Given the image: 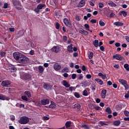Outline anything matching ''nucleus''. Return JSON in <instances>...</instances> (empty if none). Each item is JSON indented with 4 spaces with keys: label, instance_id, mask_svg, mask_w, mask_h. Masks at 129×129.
Masks as SVG:
<instances>
[{
    "label": "nucleus",
    "instance_id": "obj_1",
    "mask_svg": "<svg viewBox=\"0 0 129 129\" xmlns=\"http://www.w3.org/2000/svg\"><path fill=\"white\" fill-rule=\"evenodd\" d=\"M13 57L17 62L22 64H26V63H28L29 61V58L19 52H14Z\"/></svg>",
    "mask_w": 129,
    "mask_h": 129
},
{
    "label": "nucleus",
    "instance_id": "obj_2",
    "mask_svg": "<svg viewBox=\"0 0 129 129\" xmlns=\"http://www.w3.org/2000/svg\"><path fill=\"white\" fill-rule=\"evenodd\" d=\"M29 121H30L29 118L26 116H21L20 119L18 120V122L20 124H27Z\"/></svg>",
    "mask_w": 129,
    "mask_h": 129
},
{
    "label": "nucleus",
    "instance_id": "obj_3",
    "mask_svg": "<svg viewBox=\"0 0 129 129\" xmlns=\"http://www.w3.org/2000/svg\"><path fill=\"white\" fill-rule=\"evenodd\" d=\"M118 81L119 83H121L122 85H123L125 88V90H126V89H128V85H127V81L123 79H119Z\"/></svg>",
    "mask_w": 129,
    "mask_h": 129
},
{
    "label": "nucleus",
    "instance_id": "obj_4",
    "mask_svg": "<svg viewBox=\"0 0 129 129\" xmlns=\"http://www.w3.org/2000/svg\"><path fill=\"white\" fill-rule=\"evenodd\" d=\"M112 58L113 59H116V60H118L119 61H122V60H124V57L118 54H116L113 55Z\"/></svg>",
    "mask_w": 129,
    "mask_h": 129
},
{
    "label": "nucleus",
    "instance_id": "obj_5",
    "mask_svg": "<svg viewBox=\"0 0 129 129\" xmlns=\"http://www.w3.org/2000/svg\"><path fill=\"white\" fill-rule=\"evenodd\" d=\"M1 85L3 87H8L9 85H11V82L9 80L3 81L1 83Z\"/></svg>",
    "mask_w": 129,
    "mask_h": 129
},
{
    "label": "nucleus",
    "instance_id": "obj_6",
    "mask_svg": "<svg viewBox=\"0 0 129 129\" xmlns=\"http://www.w3.org/2000/svg\"><path fill=\"white\" fill-rule=\"evenodd\" d=\"M63 23L64 25L67 26V27H69V28H72V24L69 22L67 18L63 19Z\"/></svg>",
    "mask_w": 129,
    "mask_h": 129
},
{
    "label": "nucleus",
    "instance_id": "obj_7",
    "mask_svg": "<svg viewBox=\"0 0 129 129\" xmlns=\"http://www.w3.org/2000/svg\"><path fill=\"white\" fill-rule=\"evenodd\" d=\"M40 102L42 105H47L50 103V101L49 99H43L41 100Z\"/></svg>",
    "mask_w": 129,
    "mask_h": 129
},
{
    "label": "nucleus",
    "instance_id": "obj_8",
    "mask_svg": "<svg viewBox=\"0 0 129 129\" xmlns=\"http://www.w3.org/2000/svg\"><path fill=\"white\" fill-rule=\"evenodd\" d=\"M24 80H29L32 78V76L28 73H25L23 76Z\"/></svg>",
    "mask_w": 129,
    "mask_h": 129
},
{
    "label": "nucleus",
    "instance_id": "obj_9",
    "mask_svg": "<svg viewBox=\"0 0 129 129\" xmlns=\"http://www.w3.org/2000/svg\"><path fill=\"white\" fill-rule=\"evenodd\" d=\"M61 65L58 63H55L53 65V68L56 71H59V70L61 69Z\"/></svg>",
    "mask_w": 129,
    "mask_h": 129
},
{
    "label": "nucleus",
    "instance_id": "obj_10",
    "mask_svg": "<svg viewBox=\"0 0 129 129\" xmlns=\"http://www.w3.org/2000/svg\"><path fill=\"white\" fill-rule=\"evenodd\" d=\"M86 4V1L85 0H81L78 4L77 7L78 8H83Z\"/></svg>",
    "mask_w": 129,
    "mask_h": 129
},
{
    "label": "nucleus",
    "instance_id": "obj_11",
    "mask_svg": "<svg viewBox=\"0 0 129 129\" xmlns=\"http://www.w3.org/2000/svg\"><path fill=\"white\" fill-rule=\"evenodd\" d=\"M51 51L54 52V53H58L60 51V48L56 46H54L51 49Z\"/></svg>",
    "mask_w": 129,
    "mask_h": 129
},
{
    "label": "nucleus",
    "instance_id": "obj_12",
    "mask_svg": "<svg viewBox=\"0 0 129 129\" xmlns=\"http://www.w3.org/2000/svg\"><path fill=\"white\" fill-rule=\"evenodd\" d=\"M0 100H10V97H7L2 94H0Z\"/></svg>",
    "mask_w": 129,
    "mask_h": 129
},
{
    "label": "nucleus",
    "instance_id": "obj_13",
    "mask_svg": "<svg viewBox=\"0 0 129 129\" xmlns=\"http://www.w3.org/2000/svg\"><path fill=\"white\" fill-rule=\"evenodd\" d=\"M74 108L76 109L77 111H79L81 109V105L79 103H76L74 105Z\"/></svg>",
    "mask_w": 129,
    "mask_h": 129
},
{
    "label": "nucleus",
    "instance_id": "obj_14",
    "mask_svg": "<svg viewBox=\"0 0 129 129\" xmlns=\"http://www.w3.org/2000/svg\"><path fill=\"white\" fill-rule=\"evenodd\" d=\"M119 16H121V17L123 16L124 17V18H125V17L127 16V12H126V11H120L119 12Z\"/></svg>",
    "mask_w": 129,
    "mask_h": 129
},
{
    "label": "nucleus",
    "instance_id": "obj_15",
    "mask_svg": "<svg viewBox=\"0 0 129 129\" xmlns=\"http://www.w3.org/2000/svg\"><path fill=\"white\" fill-rule=\"evenodd\" d=\"M80 34H82V35H84V36H87L88 35V32L86 30H84L83 29H82V30H79Z\"/></svg>",
    "mask_w": 129,
    "mask_h": 129
},
{
    "label": "nucleus",
    "instance_id": "obj_16",
    "mask_svg": "<svg viewBox=\"0 0 129 129\" xmlns=\"http://www.w3.org/2000/svg\"><path fill=\"white\" fill-rule=\"evenodd\" d=\"M43 88L44 89H46V90H51L52 89V86L51 85L45 84L43 86Z\"/></svg>",
    "mask_w": 129,
    "mask_h": 129
},
{
    "label": "nucleus",
    "instance_id": "obj_17",
    "mask_svg": "<svg viewBox=\"0 0 129 129\" xmlns=\"http://www.w3.org/2000/svg\"><path fill=\"white\" fill-rule=\"evenodd\" d=\"M62 85L66 87V88H69V87H70V84H69V83H68L66 80L63 81Z\"/></svg>",
    "mask_w": 129,
    "mask_h": 129
},
{
    "label": "nucleus",
    "instance_id": "obj_18",
    "mask_svg": "<svg viewBox=\"0 0 129 129\" xmlns=\"http://www.w3.org/2000/svg\"><path fill=\"white\" fill-rule=\"evenodd\" d=\"M114 26H116L117 27H121L123 25V23L120 22H115L113 23Z\"/></svg>",
    "mask_w": 129,
    "mask_h": 129
},
{
    "label": "nucleus",
    "instance_id": "obj_19",
    "mask_svg": "<svg viewBox=\"0 0 129 129\" xmlns=\"http://www.w3.org/2000/svg\"><path fill=\"white\" fill-rule=\"evenodd\" d=\"M106 92H107V91L106 89H104L101 91L102 98H103V99L105 98V96L106 95Z\"/></svg>",
    "mask_w": 129,
    "mask_h": 129
},
{
    "label": "nucleus",
    "instance_id": "obj_20",
    "mask_svg": "<svg viewBox=\"0 0 129 129\" xmlns=\"http://www.w3.org/2000/svg\"><path fill=\"white\" fill-rule=\"evenodd\" d=\"M113 124L115 126H118L119 125H120V120H115L113 122Z\"/></svg>",
    "mask_w": 129,
    "mask_h": 129
},
{
    "label": "nucleus",
    "instance_id": "obj_21",
    "mask_svg": "<svg viewBox=\"0 0 129 129\" xmlns=\"http://www.w3.org/2000/svg\"><path fill=\"white\" fill-rule=\"evenodd\" d=\"M73 47L72 44H70L68 46V51L70 53H73Z\"/></svg>",
    "mask_w": 129,
    "mask_h": 129
},
{
    "label": "nucleus",
    "instance_id": "obj_22",
    "mask_svg": "<svg viewBox=\"0 0 129 129\" xmlns=\"http://www.w3.org/2000/svg\"><path fill=\"white\" fill-rule=\"evenodd\" d=\"M98 76H99L100 77H101L102 79L103 80L107 79V77H106V74L103 75L102 73H100L98 74Z\"/></svg>",
    "mask_w": 129,
    "mask_h": 129
},
{
    "label": "nucleus",
    "instance_id": "obj_23",
    "mask_svg": "<svg viewBox=\"0 0 129 129\" xmlns=\"http://www.w3.org/2000/svg\"><path fill=\"white\" fill-rule=\"evenodd\" d=\"M12 3L14 7H16V6H19V5H20V1L17 0H12Z\"/></svg>",
    "mask_w": 129,
    "mask_h": 129
},
{
    "label": "nucleus",
    "instance_id": "obj_24",
    "mask_svg": "<svg viewBox=\"0 0 129 129\" xmlns=\"http://www.w3.org/2000/svg\"><path fill=\"white\" fill-rule=\"evenodd\" d=\"M95 81L97 82L100 85H102L103 84V81L100 79H95Z\"/></svg>",
    "mask_w": 129,
    "mask_h": 129
},
{
    "label": "nucleus",
    "instance_id": "obj_25",
    "mask_svg": "<svg viewBox=\"0 0 129 129\" xmlns=\"http://www.w3.org/2000/svg\"><path fill=\"white\" fill-rule=\"evenodd\" d=\"M108 6H109V7H116V4H115L114 3L112 2V1H109L108 3Z\"/></svg>",
    "mask_w": 129,
    "mask_h": 129
},
{
    "label": "nucleus",
    "instance_id": "obj_26",
    "mask_svg": "<svg viewBox=\"0 0 129 129\" xmlns=\"http://www.w3.org/2000/svg\"><path fill=\"white\" fill-rule=\"evenodd\" d=\"M45 7H46V5L40 4L37 6V8L39 10H42Z\"/></svg>",
    "mask_w": 129,
    "mask_h": 129
},
{
    "label": "nucleus",
    "instance_id": "obj_27",
    "mask_svg": "<svg viewBox=\"0 0 129 129\" xmlns=\"http://www.w3.org/2000/svg\"><path fill=\"white\" fill-rule=\"evenodd\" d=\"M93 44L94 46H95V48H97L98 47V40L96 39L93 42Z\"/></svg>",
    "mask_w": 129,
    "mask_h": 129
},
{
    "label": "nucleus",
    "instance_id": "obj_28",
    "mask_svg": "<svg viewBox=\"0 0 129 129\" xmlns=\"http://www.w3.org/2000/svg\"><path fill=\"white\" fill-rule=\"evenodd\" d=\"M104 125H107V124L105 123V122L103 121H100V122H99V126H100V127L103 126Z\"/></svg>",
    "mask_w": 129,
    "mask_h": 129
},
{
    "label": "nucleus",
    "instance_id": "obj_29",
    "mask_svg": "<svg viewBox=\"0 0 129 129\" xmlns=\"http://www.w3.org/2000/svg\"><path fill=\"white\" fill-rule=\"evenodd\" d=\"M38 70L39 73H43V72H44V68H43L42 66H40L38 67Z\"/></svg>",
    "mask_w": 129,
    "mask_h": 129
},
{
    "label": "nucleus",
    "instance_id": "obj_30",
    "mask_svg": "<svg viewBox=\"0 0 129 129\" xmlns=\"http://www.w3.org/2000/svg\"><path fill=\"white\" fill-rule=\"evenodd\" d=\"M56 107V104L54 102H51V104L49 105V108H55Z\"/></svg>",
    "mask_w": 129,
    "mask_h": 129
},
{
    "label": "nucleus",
    "instance_id": "obj_31",
    "mask_svg": "<svg viewBox=\"0 0 129 129\" xmlns=\"http://www.w3.org/2000/svg\"><path fill=\"white\" fill-rule=\"evenodd\" d=\"M65 125L67 128H68V127H70L71 126V122H70L69 121H67L66 122Z\"/></svg>",
    "mask_w": 129,
    "mask_h": 129
},
{
    "label": "nucleus",
    "instance_id": "obj_32",
    "mask_svg": "<svg viewBox=\"0 0 129 129\" xmlns=\"http://www.w3.org/2000/svg\"><path fill=\"white\" fill-rule=\"evenodd\" d=\"M24 93L29 98H30L32 96V95L31 94V92H30V91H25Z\"/></svg>",
    "mask_w": 129,
    "mask_h": 129
},
{
    "label": "nucleus",
    "instance_id": "obj_33",
    "mask_svg": "<svg viewBox=\"0 0 129 129\" xmlns=\"http://www.w3.org/2000/svg\"><path fill=\"white\" fill-rule=\"evenodd\" d=\"M10 70L12 72H17V68L16 67H11L10 68Z\"/></svg>",
    "mask_w": 129,
    "mask_h": 129
},
{
    "label": "nucleus",
    "instance_id": "obj_34",
    "mask_svg": "<svg viewBox=\"0 0 129 129\" xmlns=\"http://www.w3.org/2000/svg\"><path fill=\"white\" fill-rule=\"evenodd\" d=\"M93 56H94V53L90 51V54H88L89 59H92V58H93Z\"/></svg>",
    "mask_w": 129,
    "mask_h": 129
},
{
    "label": "nucleus",
    "instance_id": "obj_35",
    "mask_svg": "<svg viewBox=\"0 0 129 129\" xmlns=\"http://www.w3.org/2000/svg\"><path fill=\"white\" fill-rule=\"evenodd\" d=\"M99 24L101 27H104V26H105V24L104 22H103L102 20H101L99 21Z\"/></svg>",
    "mask_w": 129,
    "mask_h": 129
},
{
    "label": "nucleus",
    "instance_id": "obj_36",
    "mask_svg": "<svg viewBox=\"0 0 129 129\" xmlns=\"http://www.w3.org/2000/svg\"><path fill=\"white\" fill-rule=\"evenodd\" d=\"M116 108L117 110H121L122 109V106H121V105H116Z\"/></svg>",
    "mask_w": 129,
    "mask_h": 129
},
{
    "label": "nucleus",
    "instance_id": "obj_37",
    "mask_svg": "<svg viewBox=\"0 0 129 129\" xmlns=\"http://www.w3.org/2000/svg\"><path fill=\"white\" fill-rule=\"evenodd\" d=\"M105 111L106 112H107V113H111V109H110V108L109 107L106 108Z\"/></svg>",
    "mask_w": 129,
    "mask_h": 129
},
{
    "label": "nucleus",
    "instance_id": "obj_38",
    "mask_svg": "<svg viewBox=\"0 0 129 129\" xmlns=\"http://www.w3.org/2000/svg\"><path fill=\"white\" fill-rule=\"evenodd\" d=\"M74 96L76 98H80V94H79V93L75 92L74 93Z\"/></svg>",
    "mask_w": 129,
    "mask_h": 129
},
{
    "label": "nucleus",
    "instance_id": "obj_39",
    "mask_svg": "<svg viewBox=\"0 0 129 129\" xmlns=\"http://www.w3.org/2000/svg\"><path fill=\"white\" fill-rule=\"evenodd\" d=\"M83 95L84 96H88V93L87 92V90H84L83 92Z\"/></svg>",
    "mask_w": 129,
    "mask_h": 129
},
{
    "label": "nucleus",
    "instance_id": "obj_40",
    "mask_svg": "<svg viewBox=\"0 0 129 129\" xmlns=\"http://www.w3.org/2000/svg\"><path fill=\"white\" fill-rule=\"evenodd\" d=\"M55 29H56V30H59V29H60V24L58 22L55 23Z\"/></svg>",
    "mask_w": 129,
    "mask_h": 129
},
{
    "label": "nucleus",
    "instance_id": "obj_41",
    "mask_svg": "<svg viewBox=\"0 0 129 129\" xmlns=\"http://www.w3.org/2000/svg\"><path fill=\"white\" fill-rule=\"evenodd\" d=\"M95 2V0H91L89 1L90 5L92 7H94V3Z\"/></svg>",
    "mask_w": 129,
    "mask_h": 129
},
{
    "label": "nucleus",
    "instance_id": "obj_42",
    "mask_svg": "<svg viewBox=\"0 0 129 129\" xmlns=\"http://www.w3.org/2000/svg\"><path fill=\"white\" fill-rule=\"evenodd\" d=\"M99 8V9H102L103 8V7H104V5L102 3H99L98 4Z\"/></svg>",
    "mask_w": 129,
    "mask_h": 129
},
{
    "label": "nucleus",
    "instance_id": "obj_43",
    "mask_svg": "<svg viewBox=\"0 0 129 129\" xmlns=\"http://www.w3.org/2000/svg\"><path fill=\"white\" fill-rule=\"evenodd\" d=\"M84 27H85L86 30H87V31H89V28H90L89 25H88L87 24H85L84 25Z\"/></svg>",
    "mask_w": 129,
    "mask_h": 129
},
{
    "label": "nucleus",
    "instance_id": "obj_44",
    "mask_svg": "<svg viewBox=\"0 0 129 129\" xmlns=\"http://www.w3.org/2000/svg\"><path fill=\"white\" fill-rule=\"evenodd\" d=\"M95 87H96V86H95V85H93L91 86V90H92V91H95L96 88H95Z\"/></svg>",
    "mask_w": 129,
    "mask_h": 129
},
{
    "label": "nucleus",
    "instance_id": "obj_45",
    "mask_svg": "<svg viewBox=\"0 0 129 129\" xmlns=\"http://www.w3.org/2000/svg\"><path fill=\"white\" fill-rule=\"evenodd\" d=\"M21 98L23 100H25V101H28V98L26 96H22Z\"/></svg>",
    "mask_w": 129,
    "mask_h": 129
},
{
    "label": "nucleus",
    "instance_id": "obj_46",
    "mask_svg": "<svg viewBox=\"0 0 129 129\" xmlns=\"http://www.w3.org/2000/svg\"><path fill=\"white\" fill-rule=\"evenodd\" d=\"M82 127L85 128V129H89V127L86 124H83L82 125Z\"/></svg>",
    "mask_w": 129,
    "mask_h": 129
},
{
    "label": "nucleus",
    "instance_id": "obj_47",
    "mask_svg": "<svg viewBox=\"0 0 129 129\" xmlns=\"http://www.w3.org/2000/svg\"><path fill=\"white\" fill-rule=\"evenodd\" d=\"M83 79V74H80L79 75V78H78V79L79 80H81V79Z\"/></svg>",
    "mask_w": 129,
    "mask_h": 129
},
{
    "label": "nucleus",
    "instance_id": "obj_48",
    "mask_svg": "<svg viewBox=\"0 0 129 129\" xmlns=\"http://www.w3.org/2000/svg\"><path fill=\"white\" fill-rule=\"evenodd\" d=\"M42 118L43 120H49L50 119V117L47 116H43Z\"/></svg>",
    "mask_w": 129,
    "mask_h": 129
},
{
    "label": "nucleus",
    "instance_id": "obj_49",
    "mask_svg": "<svg viewBox=\"0 0 129 129\" xmlns=\"http://www.w3.org/2000/svg\"><path fill=\"white\" fill-rule=\"evenodd\" d=\"M124 114L126 116H129V112L128 111L125 110L124 111Z\"/></svg>",
    "mask_w": 129,
    "mask_h": 129
},
{
    "label": "nucleus",
    "instance_id": "obj_50",
    "mask_svg": "<svg viewBox=\"0 0 129 129\" xmlns=\"http://www.w3.org/2000/svg\"><path fill=\"white\" fill-rule=\"evenodd\" d=\"M62 39H63V42H67V40L68 39V38H67V36L65 35L63 36Z\"/></svg>",
    "mask_w": 129,
    "mask_h": 129
},
{
    "label": "nucleus",
    "instance_id": "obj_51",
    "mask_svg": "<svg viewBox=\"0 0 129 129\" xmlns=\"http://www.w3.org/2000/svg\"><path fill=\"white\" fill-rule=\"evenodd\" d=\"M34 12L37 14H39V13H40V9H38V7H37V8L34 9Z\"/></svg>",
    "mask_w": 129,
    "mask_h": 129
},
{
    "label": "nucleus",
    "instance_id": "obj_52",
    "mask_svg": "<svg viewBox=\"0 0 129 129\" xmlns=\"http://www.w3.org/2000/svg\"><path fill=\"white\" fill-rule=\"evenodd\" d=\"M94 108H95L96 110H100V109H101V108L98 106H94Z\"/></svg>",
    "mask_w": 129,
    "mask_h": 129
},
{
    "label": "nucleus",
    "instance_id": "obj_53",
    "mask_svg": "<svg viewBox=\"0 0 129 129\" xmlns=\"http://www.w3.org/2000/svg\"><path fill=\"white\" fill-rule=\"evenodd\" d=\"M63 71H66V72H69V69H68V68H64L62 70V72H63Z\"/></svg>",
    "mask_w": 129,
    "mask_h": 129
},
{
    "label": "nucleus",
    "instance_id": "obj_54",
    "mask_svg": "<svg viewBox=\"0 0 129 129\" xmlns=\"http://www.w3.org/2000/svg\"><path fill=\"white\" fill-rule=\"evenodd\" d=\"M76 76H77V75L76 74H72V79H76Z\"/></svg>",
    "mask_w": 129,
    "mask_h": 129
},
{
    "label": "nucleus",
    "instance_id": "obj_55",
    "mask_svg": "<svg viewBox=\"0 0 129 129\" xmlns=\"http://www.w3.org/2000/svg\"><path fill=\"white\" fill-rule=\"evenodd\" d=\"M115 47H120V43L119 42H116L115 43Z\"/></svg>",
    "mask_w": 129,
    "mask_h": 129
},
{
    "label": "nucleus",
    "instance_id": "obj_56",
    "mask_svg": "<svg viewBox=\"0 0 129 129\" xmlns=\"http://www.w3.org/2000/svg\"><path fill=\"white\" fill-rule=\"evenodd\" d=\"M90 23H92V24H96V20H95V19H92L90 21Z\"/></svg>",
    "mask_w": 129,
    "mask_h": 129
},
{
    "label": "nucleus",
    "instance_id": "obj_57",
    "mask_svg": "<svg viewBox=\"0 0 129 129\" xmlns=\"http://www.w3.org/2000/svg\"><path fill=\"white\" fill-rule=\"evenodd\" d=\"M8 7H9V4H8V3L4 4V9H8Z\"/></svg>",
    "mask_w": 129,
    "mask_h": 129
},
{
    "label": "nucleus",
    "instance_id": "obj_58",
    "mask_svg": "<svg viewBox=\"0 0 129 129\" xmlns=\"http://www.w3.org/2000/svg\"><path fill=\"white\" fill-rule=\"evenodd\" d=\"M91 77H92V76L90 74H88L86 75V78H87V79H90Z\"/></svg>",
    "mask_w": 129,
    "mask_h": 129
},
{
    "label": "nucleus",
    "instance_id": "obj_59",
    "mask_svg": "<svg viewBox=\"0 0 129 129\" xmlns=\"http://www.w3.org/2000/svg\"><path fill=\"white\" fill-rule=\"evenodd\" d=\"M82 84H83L82 87H86V86H87V84H86V82H85L84 83L83 82Z\"/></svg>",
    "mask_w": 129,
    "mask_h": 129
},
{
    "label": "nucleus",
    "instance_id": "obj_60",
    "mask_svg": "<svg viewBox=\"0 0 129 129\" xmlns=\"http://www.w3.org/2000/svg\"><path fill=\"white\" fill-rule=\"evenodd\" d=\"M121 47H122V48H126L127 47V45L126 43H123L121 45Z\"/></svg>",
    "mask_w": 129,
    "mask_h": 129
},
{
    "label": "nucleus",
    "instance_id": "obj_61",
    "mask_svg": "<svg viewBox=\"0 0 129 129\" xmlns=\"http://www.w3.org/2000/svg\"><path fill=\"white\" fill-rule=\"evenodd\" d=\"M10 32H14L15 31V28H9Z\"/></svg>",
    "mask_w": 129,
    "mask_h": 129
},
{
    "label": "nucleus",
    "instance_id": "obj_62",
    "mask_svg": "<svg viewBox=\"0 0 129 129\" xmlns=\"http://www.w3.org/2000/svg\"><path fill=\"white\" fill-rule=\"evenodd\" d=\"M78 56V53L74 52L73 53V56L75 57V58H76V57H77Z\"/></svg>",
    "mask_w": 129,
    "mask_h": 129
},
{
    "label": "nucleus",
    "instance_id": "obj_63",
    "mask_svg": "<svg viewBox=\"0 0 129 129\" xmlns=\"http://www.w3.org/2000/svg\"><path fill=\"white\" fill-rule=\"evenodd\" d=\"M82 70H83V71H86V67H85V66H83Z\"/></svg>",
    "mask_w": 129,
    "mask_h": 129
},
{
    "label": "nucleus",
    "instance_id": "obj_64",
    "mask_svg": "<svg viewBox=\"0 0 129 129\" xmlns=\"http://www.w3.org/2000/svg\"><path fill=\"white\" fill-rule=\"evenodd\" d=\"M125 39L126 42L129 43V37H128V36H126L125 37Z\"/></svg>",
    "mask_w": 129,
    "mask_h": 129
}]
</instances>
